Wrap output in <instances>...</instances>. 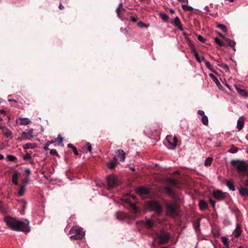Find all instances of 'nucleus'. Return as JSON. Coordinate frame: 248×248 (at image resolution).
<instances>
[{
	"label": "nucleus",
	"mask_w": 248,
	"mask_h": 248,
	"mask_svg": "<svg viewBox=\"0 0 248 248\" xmlns=\"http://www.w3.org/2000/svg\"><path fill=\"white\" fill-rule=\"evenodd\" d=\"M4 221L9 228L14 231H22L25 232H28L30 231L29 227V221L25 222L9 216L5 217Z\"/></svg>",
	"instance_id": "f257e3e1"
},
{
	"label": "nucleus",
	"mask_w": 248,
	"mask_h": 248,
	"mask_svg": "<svg viewBox=\"0 0 248 248\" xmlns=\"http://www.w3.org/2000/svg\"><path fill=\"white\" fill-rule=\"evenodd\" d=\"M166 208V214L172 217H177L180 213V206L176 202H169L166 200L164 201Z\"/></svg>",
	"instance_id": "f03ea898"
},
{
	"label": "nucleus",
	"mask_w": 248,
	"mask_h": 248,
	"mask_svg": "<svg viewBox=\"0 0 248 248\" xmlns=\"http://www.w3.org/2000/svg\"><path fill=\"white\" fill-rule=\"evenodd\" d=\"M231 164L236 167V170L238 173H245L248 171L247 166V162L244 160H232L231 161Z\"/></svg>",
	"instance_id": "7ed1b4c3"
},
{
	"label": "nucleus",
	"mask_w": 248,
	"mask_h": 248,
	"mask_svg": "<svg viewBox=\"0 0 248 248\" xmlns=\"http://www.w3.org/2000/svg\"><path fill=\"white\" fill-rule=\"evenodd\" d=\"M69 233L72 234L70 237L71 239L73 240H81L85 235L84 232L80 228L76 227L72 228L70 230Z\"/></svg>",
	"instance_id": "20e7f679"
},
{
	"label": "nucleus",
	"mask_w": 248,
	"mask_h": 248,
	"mask_svg": "<svg viewBox=\"0 0 248 248\" xmlns=\"http://www.w3.org/2000/svg\"><path fill=\"white\" fill-rule=\"evenodd\" d=\"M147 205L151 210L155 211L158 214H161L162 212V207L157 201H149L147 203Z\"/></svg>",
	"instance_id": "39448f33"
},
{
	"label": "nucleus",
	"mask_w": 248,
	"mask_h": 248,
	"mask_svg": "<svg viewBox=\"0 0 248 248\" xmlns=\"http://www.w3.org/2000/svg\"><path fill=\"white\" fill-rule=\"evenodd\" d=\"M157 236L159 239L160 244L161 245L167 244L170 238V233L164 232H161V233L158 234Z\"/></svg>",
	"instance_id": "423d86ee"
},
{
	"label": "nucleus",
	"mask_w": 248,
	"mask_h": 248,
	"mask_svg": "<svg viewBox=\"0 0 248 248\" xmlns=\"http://www.w3.org/2000/svg\"><path fill=\"white\" fill-rule=\"evenodd\" d=\"M213 196L218 201H222L227 197V193L223 192L220 190H216L213 192Z\"/></svg>",
	"instance_id": "0eeeda50"
},
{
	"label": "nucleus",
	"mask_w": 248,
	"mask_h": 248,
	"mask_svg": "<svg viewBox=\"0 0 248 248\" xmlns=\"http://www.w3.org/2000/svg\"><path fill=\"white\" fill-rule=\"evenodd\" d=\"M108 189H111L118 185V180L114 176H109L107 178Z\"/></svg>",
	"instance_id": "6e6552de"
},
{
	"label": "nucleus",
	"mask_w": 248,
	"mask_h": 248,
	"mask_svg": "<svg viewBox=\"0 0 248 248\" xmlns=\"http://www.w3.org/2000/svg\"><path fill=\"white\" fill-rule=\"evenodd\" d=\"M33 129H30L27 132H23L21 134L20 138H18V140H31L33 137Z\"/></svg>",
	"instance_id": "1a4fd4ad"
},
{
	"label": "nucleus",
	"mask_w": 248,
	"mask_h": 248,
	"mask_svg": "<svg viewBox=\"0 0 248 248\" xmlns=\"http://www.w3.org/2000/svg\"><path fill=\"white\" fill-rule=\"evenodd\" d=\"M136 192L140 195H144L149 194L151 191L149 188L143 186H140L136 189Z\"/></svg>",
	"instance_id": "9d476101"
},
{
	"label": "nucleus",
	"mask_w": 248,
	"mask_h": 248,
	"mask_svg": "<svg viewBox=\"0 0 248 248\" xmlns=\"http://www.w3.org/2000/svg\"><path fill=\"white\" fill-rule=\"evenodd\" d=\"M166 138L169 144L171 146V148L174 149L178 142L177 138L171 135H168Z\"/></svg>",
	"instance_id": "9b49d317"
},
{
	"label": "nucleus",
	"mask_w": 248,
	"mask_h": 248,
	"mask_svg": "<svg viewBox=\"0 0 248 248\" xmlns=\"http://www.w3.org/2000/svg\"><path fill=\"white\" fill-rule=\"evenodd\" d=\"M164 192L170 196L175 201H177L178 198V195L175 193V192L169 186H165L163 188Z\"/></svg>",
	"instance_id": "f8f14e48"
},
{
	"label": "nucleus",
	"mask_w": 248,
	"mask_h": 248,
	"mask_svg": "<svg viewBox=\"0 0 248 248\" xmlns=\"http://www.w3.org/2000/svg\"><path fill=\"white\" fill-rule=\"evenodd\" d=\"M118 157L120 158V161L124 162L125 158V152L123 150H118L116 152Z\"/></svg>",
	"instance_id": "ddd939ff"
},
{
	"label": "nucleus",
	"mask_w": 248,
	"mask_h": 248,
	"mask_svg": "<svg viewBox=\"0 0 248 248\" xmlns=\"http://www.w3.org/2000/svg\"><path fill=\"white\" fill-rule=\"evenodd\" d=\"M238 191L241 196L248 197V188L241 186L238 188Z\"/></svg>",
	"instance_id": "4468645a"
},
{
	"label": "nucleus",
	"mask_w": 248,
	"mask_h": 248,
	"mask_svg": "<svg viewBox=\"0 0 248 248\" xmlns=\"http://www.w3.org/2000/svg\"><path fill=\"white\" fill-rule=\"evenodd\" d=\"M199 206L200 209L202 210H205L208 207L207 202L203 200H200L199 202Z\"/></svg>",
	"instance_id": "2eb2a0df"
},
{
	"label": "nucleus",
	"mask_w": 248,
	"mask_h": 248,
	"mask_svg": "<svg viewBox=\"0 0 248 248\" xmlns=\"http://www.w3.org/2000/svg\"><path fill=\"white\" fill-rule=\"evenodd\" d=\"M241 226L239 224H237L236 228L233 231V234L235 237L237 238L239 237L241 234Z\"/></svg>",
	"instance_id": "dca6fc26"
},
{
	"label": "nucleus",
	"mask_w": 248,
	"mask_h": 248,
	"mask_svg": "<svg viewBox=\"0 0 248 248\" xmlns=\"http://www.w3.org/2000/svg\"><path fill=\"white\" fill-rule=\"evenodd\" d=\"M244 124V119L241 117L237 121V128L239 131H240L243 127Z\"/></svg>",
	"instance_id": "f3484780"
},
{
	"label": "nucleus",
	"mask_w": 248,
	"mask_h": 248,
	"mask_svg": "<svg viewBox=\"0 0 248 248\" xmlns=\"http://www.w3.org/2000/svg\"><path fill=\"white\" fill-rule=\"evenodd\" d=\"M173 23L178 27V28L180 30H183L182 25L181 23V21L179 18L178 16L175 17L173 20Z\"/></svg>",
	"instance_id": "a211bd4d"
},
{
	"label": "nucleus",
	"mask_w": 248,
	"mask_h": 248,
	"mask_svg": "<svg viewBox=\"0 0 248 248\" xmlns=\"http://www.w3.org/2000/svg\"><path fill=\"white\" fill-rule=\"evenodd\" d=\"M225 184L230 190H232L233 191H235V189L234 187V183L233 181L226 179Z\"/></svg>",
	"instance_id": "6ab92c4d"
},
{
	"label": "nucleus",
	"mask_w": 248,
	"mask_h": 248,
	"mask_svg": "<svg viewBox=\"0 0 248 248\" xmlns=\"http://www.w3.org/2000/svg\"><path fill=\"white\" fill-rule=\"evenodd\" d=\"M2 133L7 138H12V132L9 129L3 128L2 130Z\"/></svg>",
	"instance_id": "aec40b11"
},
{
	"label": "nucleus",
	"mask_w": 248,
	"mask_h": 248,
	"mask_svg": "<svg viewBox=\"0 0 248 248\" xmlns=\"http://www.w3.org/2000/svg\"><path fill=\"white\" fill-rule=\"evenodd\" d=\"M225 41L228 44V45L230 47H231L233 49V50L235 51V42L234 41H232L229 38H226Z\"/></svg>",
	"instance_id": "412c9836"
},
{
	"label": "nucleus",
	"mask_w": 248,
	"mask_h": 248,
	"mask_svg": "<svg viewBox=\"0 0 248 248\" xmlns=\"http://www.w3.org/2000/svg\"><path fill=\"white\" fill-rule=\"evenodd\" d=\"M236 90L237 92L242 96L247 97L248 96V93L245 90L238 87H236Z\"/></svg>",
	"instance_id": "4be33fe9"
},
{
	"label": "nucleus",
	"mask_w": 248,
	"mask_h": 248,
	"mask_svg": "<svg viewBox=\"0 0 248 248\" xmlns=\"http://www.w3.org/2000/svg\"><path fill=\"white\" fill-rule=\"evenodd\" d=\"M19 173L15 171L12 176V182L15 185H18V177L19 176Z\"/></svg>",
	"instance_id": "5701e85b"
},
{
	"label": "nucleus",
	"mask_w": 248,
	"mask_h": 248,
	"mask_svg": "<svg viewBox=\"0 0 248 248\" xmlns=\"http://www.w3.org/2000/svg\"><path fill=\"white\" fill-rule=\"evenodd\" d=\"M154 226V222L152 219H148L145 222V226L148 229H150L152 228Z\"/></svg>",
	"instance_id": "b1692460"
},
{
	"label": "nucleus",
	"mask_w": 248,
	"mask_h": 248,
	"mask_svg": "<svg viewBox=\"0 0 248 248\" xmlns=\"http://www.w3.org/2000/svg\"><path fill=\"white\" fill-rule=\"evenodd\" d=\"M19 124L20 125H27L31 123L30 119L27 118H20L19 119Z\"/></svg>",
	"instance_id": "393cba45"
},
{
	"label": "nucleus",
	"mask_w": 248,
	"mask_h": 248,
	"mask_svg": "<svg viewBox=\"0 0 248 248\" xmlns=\"http://www.w3.org/2000/svg\"><path fill=\"white\" fill-rule=\"evenodd\" d=\"M26 191V185H22L18 191V194L20 196H23Z\"/></svg>",
	"instance_id": "a878e982"
},
{
	"label": "nucleus",
	"mask_w": 248,
	"mask_h": 248,
	"mask_svg": "<svg viewBox=\"0 0 248 248\" xmlns=\"http://www.w3.org/2000/svg\"><path fill=\"white\" fill-rule=\"evenodd\" d=\"M118 163V162L110 161L107 163V166L108 169L110 170H113L116 167Z\"/></svg>",
	"instance_id": "bb28decb"
},
{
	"label": "nucleus",
	"mask_w": 248,
	"mask_h": 248,
	"mask_svg": "<svg viewBox=\"0 0 248 248\" xmlns=\"http://www.w3.org/2000/svg\"><path fill=\"white\" fill-rule=\"evenodd\" d=\"M182 7L184 10L192 12L193 10V8L189 6H188L187 4H182Z\"/></svg>",
	"instance_id": "cd10ccee"
},
{
	"label": "nucleus",
	"mask_w": 248,
	"mask_h": 248,
	"mask_svg": "<svg viewBox=\"0 0 248 248\" xmlns=\"http://www.w3.org/2000/svg\"><path fill=\"white\" fill-rule=\"evenodd\" d=\"M34 144L31 143H26L22 146L23 149L26 150L29 149H33L35 147Z\"/></svg>",
	"instance_id": "c85d7f7f"
},
{
	"label": "nucleus",
	"mask_w": 248,
	"mask_h": 248,
	"mask_svg": "<svg viewBox=\"0 0 248 248\" xmlns=\"http://www.w3.org/2000/svg\"><path fill=\"white\" fill-rule=\"evenodd\" d=\"M217 27L218 28L224 32H226L228 31L227 27L223 24H217Z\"/></svg>",
	"instance_id": "c756f323"
},
{
	"label": "nucleus",
	"mask_w": 248,
	"mask_h": 248,
	"mask_svg": "<svg viewBox=\"0 0 248 248\" xmlns=\"http://www.w3.org/2000/svg\"><path fill=\"white\" fill-rule=\"evenodd\" d=\"M213 158L212 157H208L204 162V165L206 167L210 166L212 163Z\"/></svg>",
	"instance_id": "7c9ffc66"
},
{
	"label": "nucleus",
	"mask_w": 248,
	"mask_h": 248,
	"mask_svg": "<svg viewBox=\"0 0 248 248\" xmlns=\"http://www.w3.org/2000/svg\"><path fill=\"white\" fill-rule=\"evenodd\" d=\"M123 9V4L122 3H120L119 4V6L117 8L116 10V13H117V16L119 17V18H121V16H120V12H121V10Z\"/></svg>",
	"instance_id": "2f4dec72"
},
{
	"label": "nucleus",
	"mask_w": 248,
	"mask_h": 248,
	"mask_svg": "<svg viewBox=\"0 0 248 248\" xmlns=\"http://www.w3.org/2000/svg\"><path fill=\"white\" fill-rule=\"evenodd\" d=\"M215 42L216 44H218L220 46H225V44L220 39H219L217 37H216L215 38Z\"/></svg>",
	"instance_id": "473e14b6"
},
{
	"label": "nucleus",
	"mask_w": 248,
	"mask_h": 248,
	"mask_svg": "<svg viewBox=\"0 0 248 248\" xmlns=\"http://www.w3.org/2000/svg\"><path fill=\"white\" fill-rule=\"evenodd\" d=\"M238 151V148L232 145L231 148L229 150V152L231 153H236Z\"/></svg>",
	"instance_id": "72a5a7b5"
},
{
	"label": "nucleus",
	"mask_w": 248,
	"mask_h": 248,
	"mask_svg": "<svg viewBox=\"0 0 248 248\" xmlns=\"http://www.w3.org/2000/svg\"><path fill=\"white\" fill-rule=\"evenodd\" d=\"M201 121L202 124L205 125H207L208 124V119L206 115H204L202 117Z\"/></svg>",
	"instance_id": "f704fd0d"
},
{
	"label": "nucleus",
	"mask_w": 248,
	"mask_h": 248,
	"mask_svg": "<svg viewBox=\"0 0 248 248\" xmlns=\"http://www.w3.org/2000/svg\"><path fill=\"white\" fill-rule=\"evenodd\" d=\"M221 239L222 242L225 246H227V245L229 244L228 239L227 237L223 236L222 237Z\"/></svg>",
	"instance_id": "c9c22d12"
},
{
	"label": "nucleus",
	"mask_w": 248,
	"mask_h": 248,
	"mask_svg": "<svg viewBox=\"0 0 248 248\" xmlns=\"http://www.w3.org/2000/svg\"><path fill=\"white\" fill-rule=\"evenodd\" d=\"M205 66H206V67L209 69L210 71H213V67L212 66V65L210 64V63L209 62L207 61H205Z\"/></svg>",
	"instance_id": "e433bc0d"
},
{
	"label": "nucleus",
	"mask_w": 248,
	"mask_h": 248,
	"mask_svg": "<svg viewBox=\"0 0 248 248\" xmlns=\"http://www.w3.org/2000/svg\"><path fill=\"white\" fill-rule=\"evenodd\" d=\"M160 18L163 20L164 21H167L169 19V16L165 13H160Z\"/></svg>",
	"instance_id": "4c0bfd02"
},
{
	"label": "nucleus",
	"mask_w": 248,
	"mask_h": 248,
	"mask_svg": "<svg viewBox=\"0 0 248 248\" xmlns=\"http://www.w3.org/2000/svg\"><path fill=\"white\" fill-rule=\"evenodd\" d=\"M193 52L194 53V55L196 60L198 62H201V59L200 57H199V56L198 54V52L196 51V50L194 49V50L193 51Z\"/></svg>",
	"instance_id": "58836bf2"
},
{
	"label": "nucleus",
	"mask_w": 248,
	"mask_h": 248,
	"mask_svg": "<svg viewBox=\"0 0 248 248\" xmlns=\"http://www.w3.org/2000/svg\"><path fill=\"white\" fill-rule=\"evenodd\" d=\"M137 25L140 28H143V27L147 28L149 27V24L146 25V24H144V23H143L142 21L138 22L137 23Z\"/></svg>",
	"instance_id": "ea45409f"
},
{
	"label": "nucleus",
	"mask_w": 248,
	"mask_h": 248,
	"mask_svg": "<svg viewBox=\"0 0 248 248\" xmlns=\"http://www.w3.org/2000/svg\"><path fill=\"white\" fill-rule=\"evenodd\" d=\"M169 182L170 183V184L175 186H176L178 185L177 181L174 179H170L169 180Z\"/></svg>",
	"instance_id": "a19ab883"
},
{
	"label": "nucleus",
	"mask_w": 248,
	"mask_h": 248,
	"mask_svg": "<svg viewBox=\"0 0 248 248\" xmlns=\"http://www.w3.org/2000/svg\"><path fill=\"white\" fill-rule=\"evenodd\" d=\"M6 158L10 161H15L17 159V158L16 156L12 155H8Z\"/></svg>",
	"instance_id": "79ce46f5"
},
{
	"label": "nucleus",
	"mask_w": 248,
	"mask_h": 248,
	"mask_svg": "<svg viewBox=\"0 0 248 248\" xmlns=\"http://www.w3.org/2000/svg\"><path fill=\"white\" fill-rule=\"evenodd\" d=\"M217 62H218L217 65L219 66L222 67L223 69H224L226 70H229V67L227 64H224V63H220L218 61H217Z\"/></svg>",
	"instance_id": "37998d69"
},
{
	"label": "nucleus",
	"mask_w": 248,
	"mask_h": 248,
	"mask_svg": "<svg viewBox=\"0 0 248 248\" xmlns=\"http://www.w3.org/2000/svg\"><path fill=\"white\" fill-rule=\"evenodd\" d=\"M23 158L25 160H30L31 159L32 157L30 154L27 153L26 155H23Z\"/></svg>",
	"instance_id": "c03bdc74"
},
{
	"label": "nucleus",
	"mask_w": 248,
	"mask_h": 248,
	"mask_svg": "<svg viewBox=\"0 0 248 248\" xmlns=\"http://www.w3.org/2000/svg\"><path fill=\"white\" fill-rule=\"evenodd\" d=\"M129 21H131V22H137V17H135V16H130L129 18Z\"/></svg>",
	"instance_id": "a18cd8bd"
},
{
	"label": "nucleus",
	"mask_w": 248,
	"mask_h": 248,
	"mask_svg": "<svg viewBox=\"0 0 248 248\" xmlns=\"http://www.w3.org/2000/svg\"><path fill=\"white\" fill-rule=\"evenodd\" d=\"M116 215L117 219L119 220L123 219L124 217V215L123 213H117Z\"/></svg>",
	"instance_id": "49530a36"
},
{
	"label": "nucleus",
	"mask_w": 248,
	"mask_h": 248,
	"mask_svg": "<svg viewBox=\"0 0 248 248\" xmlns=\"http://www.w3.org/2000/svg\"><path fill=\"white\" fill-rule=\"evenodd\" d=\"M198 39L199 41H200V42H201L202 43H205V42L206 41V39L204 38L201 35H199L198 36Z\"/></svg>",
	"instance_id": "de8ad7c7"
},
{
	"label": "nucleus",
	"mask_w": 248,
	"mask_h": 248,
	"mask_svg": "<svg viewBox=\"0 0 248 248\" xmlns=\"http://www.w3.org/2000/svg\"><path fill=\"white\" fill-rule=\"evenodd\" d=\"M50 154L51 155H55L57 156H59V154H58L56 150H55V149H51L50 151Z\"/></svg>",
	"instance_id": "09e8293b"
},
{
	"label": "nucleus",
	"mask_w": 248,
	"mask_h": 248,
	"mask_svg": "<svg viewBox=\"0 0 248 248\" xmlns=\"http://www.w3.org/2000/svg\"><path fill=\"white\" fill-rule=\"evenodd\" d=\"M200 226V222L199 220H196L194 223L195 229H197L199 228Z\"/></svg>",
	"instance_id": "8fccbe9b"
},
{
	"label": "nucleus",
	"mask_w": 248,
	"mask_h": 248,
	"mask_svg": "<svg viewBox=\"0 0 248 248\" xmlns=\"http://www.w3.org/2000/svg\"><path fill=\"white\" fill-rule=\"evenodd\" d=\"M188 45H189V46L192 48V51L194 50L195 49V47L194 46V45L192 43V42H191L190 40H188Z\"/></svg>",
	"instance_id": "3c124183"
},
{
	"label": "nucleus",
	"mask_w": 248,
	"mask_h": 248,
	"mask_svg": "<svg viewBox=\"0 0 248 248\" xmlns=\"http://www.w3.org/2000/svg\"><path fill=\"white\" fill-rule=\"evenodd\" d=\"M86 147H87V150L89 152H91V151H92V145H91V144L90 142H88L86 144Z\"/></svg>",
	"instance_id": "603ef678"
},
{
	"label": "nucleus",
	"mask_w": 248,
	"mask_h": 248,
	"mask_svg": "<svg viewBox=\"0 0 248 248\" xmlns=\"http://www.w3.org/2000/svg\"><path fill=\"white\" fill-rule=\"evenodd\" d=\"M62 138L59 136L58 138L55 139V141L59 143H62Z\"/></svg>",
	"instance_id": "864d4df0"
},
{
	"label": "nucleus",
	"mask_w": 248,
	"mask_h": 248,
	"mask_svg": "<svg viewBox=\"0 0 248 248\" xmlns=\"http://www.w3.org/2000/svg\"><path fill=\"white\" fill-rule=\"evenodd\" d=\"M130 205L135 212H137V206L134 204L132 202H130Z\"/></svg>",
	"instance_id": "5fc2aeb1"
},
{
	"label": "nucleus",
	"mask_w": 248,
	"mask_h": 248,
	"mask_svg": "<svg viewBox=\"0 0 248 248\" xmlns=\"http://www.w3.org/2000/svg\"><path fill=\"white\" fill-rule=\"evenodd\" d=\"M29 180V178L28 177H26L22 180V183L23 184V185H26V184H27Z\"/></svg>",
	"instance_id": "6e6d98bb"
},
{
	"label": "nucleus",
	"mask_w": 248,
	"mask_h": 248,
	"mask_svg": "<svg viewBox=\"0 0 248 248\" xmlns=\"http://www.w3.org/2000/svg\"><path fill=\"white\" fill-rule=\"evenodd\" d=\"M24 172L27 176L30 175L31 174V170L29 168H25L24 170Z\"/></svg>",
	"instance_id": "4d7b16f0"
},
{
	"label": "nucleus",
	"mask_w": 248,
	"mask_h": 248,
	"mask_svg": "<svg viewBox=\"0 0 248 248\" xmlns=\"http://www.w3.org/2000/svg\"><path fill=\"white\" fill-rule=\"evenodd\" d=\"M210 204H211L212 206L213 207V208H215V204H216V202L215 201H214L213 200L210 199Z\"/></svg>",
	"instance_id": "13d9d810"
},
{
	"label": "nucleus",
	"mask_w": 248,
	"mask_h": 248,
	"mask_svg": "<svg viewBox=\"0 0 248 248\" xmlns=\"http://www.w3.org/2000/svg\"><path fill=\"white\" fill-rule=\"evenodd\" d=\"M53 141H48L47 142H46L45 145V147H44V149L45 150H48V146H49V143H52Z\"/></svg>",
	"instance_id": "bf43d9fd"
},
{
	"label": "nucleus",
	"mask_w": 248,
	"mask_h": 248,
	"mask_svg": "<svg viewBox=\"0 0 248 248\" xmlns=\"http://www.w3.org/2000/svg\"><path fill=\"white\" fill-rule=\"evenodd\" d=\"M198 114L201 115L202 117L204 115H205L204 114V112L203 111V110H199L198 111Z\"/></svg>",
	"instance_id": "052dcab7"
},
{
	"label": "nucleus",
	"mask_w": 248,
	"mask_h": 248,
	"mask_svg": "<svg viewBox=\"0 0 248 248\" xmlns=\"http://www.w3.org/2000/svg\"><path fill=\"white\" fill-rule=\"evenodd\" d=\"M73 151L76 155H78V151L76 147L73 148Z\"/></svg>",
	"instance_id": "680f3d73"
},
{
	"label": "nucleus",
	"mask_w": 248,
	"mask_h": 248,
	"mask_svg": "<svg viewBox=\"0 0 248 248\" xmlns=\"http://www.w3.org/2000/svg\"><path fill=\"white\" fill-rule=\"evenodd\" d=\"M179 1L182 3H184V4H187L188 0H178Z\"/></svg>",
	"instance_id": "e2e57ef3"
},
{
	"label": "nucleus",
	"mask_w": 248,
	"mask_h": 248,
	"mask_svg": "<svg viewBox=\"0 0 248 248\" xmlns=\"http://www.w3.org/2000/svg\"><path fill=\"white\" fill-rule=\"evenodd\" d=\"M217 33H218V35H219V36H220V37H222L223 39H225H225H226V38H225V36H224V35H223L222 33H221L220 32H217Z\"/></svg>",
	"instance_id": "0e129e2a"
},
{
	"label": "nucleus",
	"mask_w": 248,
	"mask_h": 248,
	"mask_svg": "<svg viewBox=\"0 0 248 248\" xmlns=\"http://www.w3.org/2000/svg\"><path fill=\"white\" fill-rule=\"evenodd\" d=\"M1 114H3V115H5V110H3V109L0 110V116Z\"/></svg>",
	"instance_id": "69168bd1"
},
{
	"label": "nucleus",
	"mask_w": 248,
	"mask_h": 248,
	"mask_svg": "<svg viewBox=\"0 0 248 248\" xmlns=\"http://www.w3.org/2000/svg\"><path fill=\"white\" fill-rule=\"evenodd\" d=\"M67 146L69 148H72V149H73V148L75 147V146H74L71 143H69L67 145Z\"/></svg>",
	"instance_id": "338daca9"
},
{
	"label": "nucleus",
	"mask_w": 248,
	"mask_h": 248,
	"mask_svg": "<svg viewBox=\"0 0 248 248\" xmlns=\"http://www.w3.org/2000/svg\"><path fill=\"white\" fill-rule=\"evenodd\" d=\"M59 8L60 9V10H62L64 9V6L62 5V3H60V4L59 5Z\"/></svg>",
	"instance_id": "774afa93"
}]
</instances>
